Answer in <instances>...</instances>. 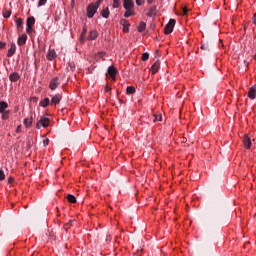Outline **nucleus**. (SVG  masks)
<instances>
[{
    "mask_svg": "<svg viewBox=\"0 0 256 256\" xmlns=\"http://www.w3.org/2000/svg\"><path fill=\"white\" fill-rule=\"evenodd\" d=\"M97 9H99V2L91 3L86 9L87 17L89 19H93V17H95V14L97 13Z\"/></svg>",
    "mask_w": 256,
    "mask_h": 256,
    "instance_id": "f257e3e1",
    "label": "nucleus"
},
{
    "mask_svg": "<svg viewBox=\"0 0 256 256\" xmlns=\"http://www.w3.org/2000/svg\"><path fill=\"white\" fill-rule=\"evenodd\" d=\"M51 123V120L45 116H41L36 124L37 129H41V127L47 128Z\"/></svg>",
    "mask_w": 256,
    "mask_h": 256,
    "instance_id": "f03ea898",
    "label": "nucleus"
},
{
    "mask_svg": "<svg viewBox=\"0 0 256 256\" xmlns=\"http://www.w3.org/2000/svg\"><path fill=\"white\" fill-rule=\"evenodd\" d=\"M175 19H170L169 22L164 27V33L165 35H171L173 33V29L175 28Z\"/></svg>",
    "mask_w": 256,
    "mask_h": 256,
    "instance_id": "7ed1b4c3",
    "label": "nucleus"
},
{
    "mask_svg": "<svg viewBox=\"0 0 256 256\" xmlns=\"http://www.w3.org/2000/svg\"><path fill=\"white\" fill-rule=\"evenodd\" d=\"M59 85H61V80L59 79V77H54L49 83V89H51V91H55V89H57Z\"/></svg>",
    "mask_w": 256,
    "mask_h": 256,
    "instance_id": "20e7f679",
    "label": "nucleus"
},
{
    "mask_svg": "<svg viewBox=\"0 0 256 256\" xmlns=\"http://www.w3.org/2000/svg\"><path fill=\"white\" fill-rule=\"evenodd\" d=\"M61 99H63V94L57 93L56 95L52 96L50 105H59V103H61Z\"/></svg>",
    "mask_w": 256,
    "mask_h": 256,
    "instance_id": "39448f33",
    "label": "nucleus"
},
{
    "mask_svg": "<svg viewBox=\"0 0 256 256\" xmlns=\"http://www.w3.org/2000/svg\"><path fill=\"white\" fill-rule=\"evenodd\" d=\"M108 75H110L112 81H115V77H117V68L115 66H110L107 70Z\"/></svg>",
    "mask_w": 256,
    "mask_h": 256,
    "instance_id": "423d86ee",
    "label": "nucleus"
},
{
    "mask_svg": "<svg viewBox=\"0 0 256 256\" xmlns=\"http://www.w3.org/2000/svg\"><path fill=\"white\" fill-rule=\"evenodd\" d=\"M243 143L246 149H251V145H252L251 138H249L247 134H245L243 137Z\"/></svg>",
    "mask_w": 256,
    "mask_h": 256,
    "instance_id": "0eeeda50",
    "label": "nucleus"
},
{
    "mask_svg": "<svg viewBox=\"0 0 256 256\" xmlns=\"http://www.w3.org/2000/svg\"><path fill=\"white\" fill-rule=\"evenodd\" d=\"M16 51H17V45H15V43H12L8 50L7 57H13Z\"/></svg>",
    "mask_w": 256,
    "mask_h": 256,
    "instance_id": "6e6552de",
    "label": "nucleus"
},
{
    "mask_svg": "<svg viewBox=\"0 0 256 256\" xmlns=\"http://www.w3.org/2000/svg\"><path fill=\"white\" fill-rule=\"evenodd\" d=\"M159 67H161V62H159V60H157L151 67L150 71L152 73V75H155V73H157V71H159Z\"/></svg>",
    "mask_w": 256,
    "mask_h": 256,
    "instance_id": "1a4fd4ad",
    "label": "nucleus"
},
{
    "mask_svg": "<svg viewBox=\"0 0 256 256\" xmlns=\"http://www.w3.org/2000/svg\"><path fill=\"white\" fill-rule=\"evenodd\" d=\"M124 9H133L135 7V3L133 0H123Z\"/></svg>",
    "mask_w": 256,
    "mask_h": 256,
    "instance_id": "9d476101",
    "label": "nucleus"
},
{
    "mask_svg": "<svg viewBox=\"0 0 256 256\" xmlns=\"http://www.w3.org/2000/svg\"><path fill=\"white\" fill-rule=\"evenodd\" d=\"M18 45L20 47H23V45H25V43H27V34H22L17 41Z\"/></svg>",
    "mask_w": 256,
    "mask_h": 256,
    "instance_id": "9b49d317",
    "label": "nucleus"
},
{
    "mask_svg": "<svg viewBox=\"0 0 256 256\" xmlns=\"http://www.w3.org/2000/svg\"><path fill=\"white\" fill-rule=\"evenodd\" d=\"M9 79L12 83H17V81H19V79H21V76H19V73L14 72L9 75Z\"/></svg>",
    "mask_w": 256,
    "mask_h": 256,
    "instance_id": "f8f14e48",
    "label": "nucleus"
},
{
    "mask_svg": "<svg viewBox=\"0 0 256 256\" xmlns=\"http://www.w3.org/2000/svg\"><path fill=\"white\" fill-rule=\"evenodd\" d=\"M97 37H99V32H97V30L90 31L88 35L89 41H94V39H97Z\"/></svg>",
    "mask_w": 256,
    "mask_h": 256,
    "instance_id": "ddd939ff",
    "label": "nucleus"
},
{
    "mask_svg": "<svg viewBox=\"0 0 256 256\" xmlns=\"http://www.w3.org/2000/svg\"><path fill=\"white\" fill-rule=\"evenodd\" d=\"M249 99H255L256 97V85L252 86L248 91Z\"/></svg>",
    "mask_w": 256,
    "mask_h": 256,
    "instance_id": "4468645a",
    "label": "nucleus"
},
{
    "mask_svg": "<svg viewBox=\"0 0 256 256\" xmlns=\"http://www.w3.org/2000/svg\"><path fill=\"white\" fill-rule=\"evenodd\" d=\"M157 15V6H152L147 13L148 17H155Z\"/></svg>",
    "mask_w": 256,
    "mask_h": 256,
    "instance_id": "2eb2a0df",
    "label": "nucleus"
},
{
    "mask_svg": "<svg viewBox=\"0 0 256 256\" xmlns=\"http://www.w3.org/2000/svg\"><path fill=\"white\" fill-rule=\"evenodd\" d=\"M8 108H9V104H7V102L0 101V112H1V114L4 113L5 111H7Z\"/></svg>",
    "mask_w": 256,
    "mask_h": 256,
    "instance_id": "dca6fc26",
    "label": "nucleus"
},
{
    "mask_svg": "<svg viewBox=\"0 0 256 256\" xmlns=\"http://www.w3.org/2000/svg\"><path fill=\"white\" fill-rule=\"evenodd\" d=\"M49 105H51V100H49V98H44L41 102H40V107H49Z\"/></svg>",
    "mask_w": 256,
    "mask_h": 256,
    "instance_id": "f3484780",
    "label": "nucleus"
},
{
    "mask_svg": "<svg viewBox=\"0 0 256 256\" xmlns=\"http://www.w3.org/2000/svg\"><path fill=\"white\" fill-rule=\"evenodd\" d=\"M33 25H35V17H28L26 27H33Z\"/></svg>",
    "mask_w": 256,
    "mask_h": 256,
    "instance_id": "a211bd4d",
    "label": "nucleus"
},
{
    "mask_svg": "<svg viewBox=\"0 0 256 256\" xmlns=\"http://www.w3.org/2000/svg\"><path fill=\"white\" fill-rule=\"evenodd\" d=\"M101 15H102V17H104V19H109V15H111V12L109 11V8H106V9L102 10Z\"/></svg>",
    "mask_w": 256,
    "mask_h": 256,
    "instance_id": "6ab92c4d",
    "label": "nucleus"
},
{
    "mask_svg": "<svg viewBox=\"0 0 256 256\" xmlns=\"http://www.w3.org/2000/svg\"><path fill=\"white\" fill-rule=\"evenodd\" d=\"M132 15H135V11L133 10V8L126 9V12L124 13V17L128 18V17H131Z\"/></svg>",
    "mask_w": 256,
    "mask_h": 256,
    "instance_id": "aec40b11",
    "label": "nucleus"
},
{
    "mask_svg": "<svg viewBox=\"0 0 256 256\" xmlns=\"http://www.w3.org/2000/svg\"><path fill=\"white\" fill-rule=\"evenodd\" d=\"M145 29H147V24L145 22H140V24L138 26V32L143 33V31H145Z\"/></svg>",
    "mask_w": 256,
    "mask_h": 256,
    "instance_id": "412c9836",
    "label": "nucleus"
},
{
    "mask_svg": "<svg viewBox=\"0 0 256 256\" xmlns=\"http://www.w3.org/2000/svg\"><path fill=\"white\" fill-rule=\"evenodd\" d=\"M55 57H57V54L55 53V51L48 52V54H47L48 61H53V59H55Z\"/></svg>",
    "mask_w": 256,
    "mask_h": 256,
    "instance_id": "4be33fe9",
    "label": "nucleus"
},
{
    "mask_svg": "<svg viewBox=\"0 0 256 256\" xmlns=\"http://www.w3.org/2000/svg\"><path fill=\"white\" fill-rule=\"evenodd\" d=\"M67 200L69 201V203H73V204L77 203V198L73 194H69L67 196Z\"/></svg>",
    "mask_w": 256,
    "mask_h": 256,
    "instance_id": "5701e85b",
    "label": "nucleus"
},
{
    "mask_svg": "<svg viewBox=\"0 0 256 256\" xmlns=\"http://www.w3.org/2000/svg\"><path fill=\"white\" fill-rule=\"evenodd\" d=\"M15 23H16L17 29H21V27H23V18H17L15 20Z\"/></svg>",
    "mask_w": 256,
    "mask_h": 256,
    "instance_id": "b1692460",
    "label": "nucleus"
},
{
    "mask_svg": "<svg viewBox=\"0 0 256 256\" xmlns=\"http://www.w3.org/2000/svg\"><path fill=\"white\" fill-rule=\"evenodd\" d=\"M10 114H11V110H6L5 112H2L3 121H7V119H9Z\"/></svg>",
    "mask_w": 256,
    "mask_h": 256,
    "instance_id": "393cba45",
    "label": "nucleus"
},
{
    "mask_svg": "<svg viewBox=\"0 0 256 256\" xmlns=\"http://www.w3.org/2000/svg\"><path fill=\"white\" fill-rule=\"evenodd\" d=\"M126 93H127V95H133V93H135V87L128 86L126 89Z\"/></svg>",
    "mask_w": 256,
    "mask_h": 256,
    "instance_id": "a878e982",
    "label": "nucleus"
},
{
    "mask_svg": "<svg viewBox=\"0 0 256 256\" xmlns=\"http://www.w3.org/2000/svg\"><path fill=\"white\" fill-rule=\"evenodd\" d=\"M200 49H202V51H211L209 44H202Z\"/></svg>",
    "mask_w": 256,
    "mask_h": 256,
    "instance_id": "bb28decb",
    "label": "nucleus"
},
{
    "mask_svg": "<svg viewBox=\"0 0 256 256\" xmlns=\"http://www.w3.org/2000/svg\"><path fill=\"white\" fill-rule=\"evenodd\" d=\"M33 123V120L32 119H29V118H26L24 119V125L26 127H31V124Z\"/></svg>",
    "mask_w": 256,
    "mask_h": 256,
    "instance_id": "cd10ccee",
    "label": "nucleus"
},
{
    "mask_svg": "<svg viewBox=\"0 0 256 256\" xmlns=\"http://www.w3.org/2000/svg\"><path fill=\"white\" fill-rule=\"evenodd\" d=\"M154 123L156 122V121H163V116L161 115V114H156V115H154Z\"/></svg>",
    "mask_w": 256,
    "mask_h": 256,
    "instance_id": "c85d7f7f",
    "label": "nucleus"
},
{
    "mask_svg": "<svg viewBox=\"0 0 256 256\" xmlns=\"http://www.w3.org/2000/svg\"><path fill=\"white\" fill-rule=\"evenodd\" d=\"M3 17L5 19H9V17H11V10H6L5 12H3Z\"/></svg>",
    "mask_w": 256,
    "mask_h": 256,
    "instance_id": "c756f323",
    "label": "nucleus"
},
{
    "mask_svg": "<svg viewBox=\"0 0 256 256\" xmlns=\"http://www.w3.org/2000/svg\"><path fill=\"white\" fill-rule=\"evenodd\" d=\"M120 25H123V27H129V21H127L126 19H122L120 21Z\"/></svg>",
    "mask_w": 256,
    "mask_h": 256,
    "instance_id": "7c9ffc66",
    "label": "nucleus"
},
{
    "mask_svg": "<svg viewBox=\"0 0 256 256\" xmlns=\"http://www.w3.org/2000/svg\"><path fill=\"white\" fill-rule=\"evenodd\" d=\"M72 223H73V221L70 220L68 223H66V224L64 225L65 231H69V229H71Z\"/></svg>",
    "mask_w": 256,
    "mask_h": 256,
    "instance_id": "2f4dec72",
    "label": "nucleus"
},
{
    "mask_svg": "<svg viewBox=\"0 0 256 256\" xmlns=\"http://www.w3.org/2000/svg\"><path fill=\"white\" fill-rule=\"evenodd\" d=\"M121 0H113V7L114 9H118L119 5H120V2Z\"/></svg>",
    "mask_w": 256,
    "mask_h": 256,
    "instance_id": "473e14b6",
    "label": "nucleus"
},
{
    "mask_svg": "<svg viewBox=\"0 0 256 256\" xmlns=\"http://www.w3.org/2000/svg\"><path fill=\"white\" fill-rule=\"evenodd\" d=\"M149 59V53L145 52L142 54V61H147Z\"/></svg>",
    "mask_w": 256,
    "mask_h": 256,
    "instance_id": "72a5a7b5",
    "label": "nucleus"
},
{
    "mask_svg": "<svg viewBox=\"0 0 256 256\" xmlns=\"http://www.w3.org/2000/svg\"><path fill=\"white\" fill-rule=\"evenodd\" d=\"M26 32L28 33V35H31V33H33V26H27Z\"/></svg>",
    "mask_w": 256,
    "mask_h": 256,
    "instance_id": "f704fd0d",
    "label": "nucleus"
},
{
    "mask_svg": "<svg viewBox=\"0 0 256 256\" xmlns=\"http://www.w3.org/2000/svg\"><path fill=\"white\" fill-rule=\"evenodd\" d=\"M0 181H5V172L0 170Z\"/></svg>",
    "mask_w": 256,
    "mask_h": 256,
    "instance_id": "c9c22d12",
    "label": "nucleus"
},
{
    "mask_svg": "<svg viewBox=\"0 0 256 256\" xmlns=\"http://www.w3.org/2000/svg\"><path fill=\"white\" fill-rule=\"evenodd\" d=\"M45 3H47V0H39L38 7H43V5H45Z\"/></svg>",
    "mask_w": 256,
    "mask_h": 256,
    "instance_id": "e433bc0d",
    "label": "nucleus"
},
{
    "mask_svg": "<svg viewBox=\"0 0 256 256\" xmlns=\"http://www.w3.org/2000/svg\"><path fill=\"white\" fill-rule=\"evenodd\" d=\"M145 3V0H136V5H138V7H141V5H143Z\"/></svg>",
    "mask_w": 256,
    "mask_h": 256,
    "instance_id": "4c0bfd02",
    "label": "nucleus"
},
{
    "mask_svg": "<svg viewBox=\"0 0 256 256\" xmlns=\"http://www.w3.org/2000/svg\"><path fill=\"white\" fill-rule=\"evenodd\" d=\"M252 23H253V25H255V27H256V12L253 14Z\"/></svg>",
    "mask_w": 256,
    "mask_h": 256,
    "instance_id": "58836bf2",
    "label": "nucleus"
},
{
    "mask_svg": "<svg viewBox=\"0 0 256 256\" xmlns=\"http://www.w3.org/2000/svg\"><path fill=\"white\" fill-rule=\"evenodd\" d=\"M7 47V43L0 41V49H5Z\"/></svg>",
    "mask_w": 256,
    "mask_h": 256,
    "instance_id": "ea45409f",
    "label": "nucleus"
},
{
    "mask_svg": "<svg viewBox=\"0 0 256 256\" xmlns=\"http://www.w3.org/2000/svg\"><path fill=\"white\" fill-rule=\"evenodd\" d=\"M43 145L44 147H47V145H49V138L43 140Z\"/></svg>",
    "mask_w": 256,
    "mask_h": 256,
    "instance_id": "a19ab883",
    "label": "nucleus"
},
{
    "mask_svg": "<svg viewBox=\"0 0 256 256\" xmlns=\"http://www.w3.org/2000/svg\"><path fill=\"white\" fill-rule=\"evenodd\" d=\"M104 91L105 93H109V91H111V87H109V85H106Z\"/></svg>",
    "mask_w": 256,
    "mask_h": 256,
    "instance_id": "79ce46f5",
    "label": "nucleus"
},
{
    "mask_svg": "<svg viewBox=\"0 0 256 256\" xmlns=\"http://www.w3.org/2000/svg\"><path fill=\"white\" fill-rule=\"evenodd\" d=\"M82 35H87V26L83 27Z\"/></svg>",
    "mask_w": 256,
    "mask_h": 256,
    "instance_id": "37998d69",
    "label": "nucleus"
},
{
    "mask_svg": "<svg viewBox=\"0 0 256 256\" xmlns=\"http://www.w3.org/2000/svg\"><path fill=\"white\" fill-rule=\"evenodd\" d=\"M124 33H129V26H124Z\"/></svg>",
    "mask_w": 256,
    "mask_h": 256,
    "instance_id": "c03bdc74",
    "label": "nucleus"
},
{
    "mask_svg": "<svg viewBox=\"0 0 256 256\" xmlns=\"http://www.w3.org/2000/svg\"><path fill=\"white\" fill-rule=\"evenodd\" d=\"M31 101H32L33 103H37L38 99H37V97L34 96V97L31 98Z\"/></svg>",
    "mask_w": 256,
    "mask_h": 256,
    "instance_id": "a18cd8bd",
    "label": "nucleus"
},
{
    "mask_svg": "<svg viewBox=\"0 0 256 256\" xmlns=\"http://www.w3.org/2000/svg\"><path fill=\"white\" fill-rule=\"evenodd\" d=\"M188 12L189 10H187V8H183V15H187Z\"/></svg>",
    "mask_w": 256,
    "mask_h": 256,
    "instance_id": "49530a36",
    "label": "nucleus"
},
{
    "mask_svg": "<svg viewBox=\"0 0 256 256\" xmlns=\"http://www.w3.org/2000/svg\"><path fill=\"white\" fill-rule=\"evenodd\" d=\"M16 133H21V126H18V127H17Z\"/></svg>",
    "mask_w": 256,
    "mask_h": 256,
    "instance_id": "de8ad7c7",
    "label": "nucleus"
},
{
    "mask_svg": "<svg viewBox=\"0 0 256 256\" xmlns=\"http://www.w3.org/2000/svg\"><path fill=\"white\" fill-rule=\"evenodd\" d=\"M153 1H155V0H147L148 5H151V3H153Z\"/></svg>",
    "mask_w": 256,
    "mask_h": 256,
    "instance_id": "09e8293b",
    "label": "nucleus"
},
{
    "mask_svg": "<svg viewBox=\"0 0 256 256\" xmlns=\"http://www.w3.org/2000/svg\"><path fill=\"white\" fill-rule=\"evenodd\" d=\"M182 143H187V138H183Z\"/></svg>",
    "mask_w": 256,
    "mask_h": 256,
    "instance_id": "8fccbe9b",
    "label": "nucleus"
},
{
    "mask_svg": "<svg viewBox=\"0 0 256 256\" xmlns=\"http://www.w3.org/2000/svg\"><path fill=\"white\" fill-rule=\"evenodd\" d=\"M103 0H98L96 3H99V6L101 5Z\"/></svg>",
    "mask_w": 256,
    "mask_h": 256,
    "instance_id": "3c124183",
    "label": "nucleus"
},
{
    "mask_svg": "<svg viewBox=\"0 0 256 256\" xmlns=\"http://www.w3.org/2000/svg\"><path fill=\"white\" fill-rule=\"evenodd\" d=\"M253 59H255V61H256V54L253 56Z\"/></svg>",
    "mask_w": 256,
    "mask_h": 256,
    "instance_id": "603ef678",
    "label": "nucleus"
},
{
    "mask_svg": "<svg viewBox=\"0 0 256 256\" xmlns=\"http://www.w3.org/2000/svg\"><path fill=\"white\" fill-rule=\"evenodd\" d=\"M119 101H120V103H123V100L120 99Z\"/></svg>",
    "mask_w": 256,
    "mask_h": 256,
    "instance_id": "864d4df0",
    "label": "nucleus"
}]
</instances>
